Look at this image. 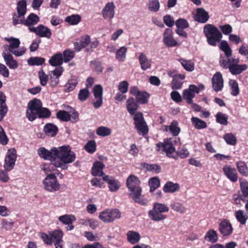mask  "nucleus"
<instances>
[{
  "label": "nucleus",
  "instance_id": "nucleus-27",
  "mask_svg": "<svg viewBox=\"0 0 248 248\" xmlns=\"http://www.w3.org/2000/svg\"><path fill=\"white\" fill-rule=\"evenodd\" d=\"M79 224L84 226H89L93 230H95L99 226V222L94 218L84 217L79 220Z\"/></svg>",
  "mask_w": 248,
  "mask_h": 248
},
{
  "label": "nucleus",
  "instance_id": "nucleus-15",
  "mask_svg": "<svg viewBox=\"0 0 248 248\" xmlns=\"http://www.w3.org/2000/svg\"><path fill=\"white\" fill-rule=\"evenodd\" d=\"M115 6L113 2H108L102 11V16L109 21L114 17Z\"/></svg>",
  "mask_w": 248,
  "mask_h": 248
},
{
  "label": "nucleus",
  "instance_id": "nucleus-47",
  "mask_svg": "<svg viewBox=\"0 0 248 248\" xmlns=\"http://www.w3.org/2000/svg\"><path fill=\"white\" fill-rule=\"evenodd\" d=\"M81 20V16L79 15H72L67 16L65 21L70 25H77Z\"/></svg>",
  "mask_w": 248,
  "mask_h": 248
},
{
  "label": "nucleus",
  "instance_id": "nucleus-58",
  "mask_svg": "<svg viewBox=\"0 0 248 248\" xmlns=\"http://www.w3.org/2000/svg\"><path fill=\"white\" fill-rule=\"evenodd\" d=\"M90 92L87 88L81 89L78 94V99L81 101L86 100L89 96Z\"/></svg>",
  "mask_w": 248,
  "mask_h": 248
},
{
  "label": "nucleus",
  "instance_id": "nucleus-25",
  "mask_svg": "<svg viewBox=\"0 0 248 248\" xmlns=\"http://www.w3.org/2000/svg\"><path fill=\"white\" fill-rule=\"evenodd\" d=\"M148 216L152 220L157 222L163 221L167 218L166 215L159 212L154 206L153 208L148 212Z\"/></svg>",
  "mask_w": 248,
  "mask_h": 248
},
{
  "label": "nucleus",
  "instance_id": "nucleus-42",
  "mask_svg": "<svg viewBox=\"0 0 248 248\" xmlns=\"http://www.w3.org/2000/svg\"><path fill=\"white\" fill-rule=\"evenodd\" d=\"M96 133L97 135L104 137L110 135L111 130L109 127L101 126L97 128Z\"/></svg>",
  "mask_w": 248,
  "mask_h": 248
},
{
  "label": "nucleus",
  "instance_id": "nucleus-61",
  "mask_svg": "<svg viewBox=\"0 0 248 248\" xmlns=\"http://www.w3.org/2000/svg\"><path fill=\"white\" fill-rule=\"evenodd\" d=\"M63 60L64 62H67L70 61L74 57V51L70 50H66L63 53Z\"/></svg>",
  "mask_w": 248,
  "mask_h": 248
},
{
  "label": "nucleus",
  "instance_id": "nucleus-12",
  "mask_svg": "<svg viewBox=\"0 0 248 248\" xmlns=\"http://www.w3.org/2000/svg\"><path fill=\"white\" fill-rule=\"evenodd\" d=\"M43 184L44 189L49 192L57 191L60 188V185L55 174L47 175L44 179Z\"/></svg>",
  "mask_w": 248,
  "mask_h": 248
},
{
  "label": "nucleus",
  "instance_id": "nucleus-55",
  "mask_svg": "<svg viewBox=\"0 0 248 248\" xmlns=\"http://www.w3.org/2000/svg\"><path fill=\"white\" fill-rule=\"evenodd\" d=\"M75 219L74 216L68 215L61 216L59 217V221L65 224H71Z\"/></svg>",
  "mask_w": 248,
  "mask_h": 248
},
{
  "label": "nucleus",
  "instance_id": "nucleus-26",
  "mask_svg": "<svg viewBox=\"0 0 248 248\" xmlns=\"http://www.w3.org/2000/svg\"><path fill=\"white\" fill-rule=\"evenodd\" d=\"M6 100V96L2 92L0 91V121L3 119L8 112Z\"/></svg>",
  "mask_w": 248,
  "mask_h": 248
},
{
  "label": "nucleus",
  "instance_id": "nucleus-51",
  "mask_svg": "<svg viewBox=\"0 0 248 248\" xmlns=\"http://www.w3.org/2000/svg\"><path fill=\"white\" fill-rule=\"evenodd\" d=\"M178 123L175 121H173L169 126V130L171 134L174 136H177L180 132V128L178 126Z\"/></svg>",
  "mask_w": 248,
  "mask_h": 248
},
{
  "label": "nucleus",
  "instance_id": "nucleus-16",
  "mask_svg": "<svg viewBox=\"0 0 248 248\" xmlns=\"http://www.w3.org/2000/svg\"><path fill=\"white\" fill-rule=\"evenodd\" d=\"M173 32L171 29H166L163 34V42L168 47H173L177 45L178 43L173 36Z\"/></svg>",
  "mask_w": 248,
  "mask_h": 248
},
{
  "label": "nucleus",
  "instance_id": "nucleus-11",
  "mask_svg": "<svg viewBox=\"0 0 248 248\" xmlns=\"http://www.w3.org/2000/svg\"><path fill=\"white\" fill-rule=\"evenodd\" d=\"M42 107L41 101L37 99L30 101L28 104V109L26 112V116L28 119L32 121L37 116V112Z\"/></svg>",
  "mask_w": 248,
  "mask_h": 248
},
{
  "label": "nucleus",
  "instance_id": "nucleus-6",
  "mask_svg": "<svg viewBox=\"0 0 248 248\" xmlns=\"http://www.w3.org/2000/svg\"><path fill=\"white\" fill-rule=\"evenodd\" d=\"M203 32L207 38L208 43L212 46H215L222 38V34L215 26L211 24L205 25Z\"/></svg>",
  "mask_w": 248,
  "mask_h": 248
},
{
  "label": "nucleus",
  "instance_id": "nucleus-30",
  "mask_svg": "<svg viewBox=\"0 0 248 248\" xmlns=\"http://www.w3.org/2000/svg\"><path fill=\"white\" fill-rule=\"evenodd\" d=\"M209 18L208 13L204 9L201 8L197 9V14L195 17L196 21L204 23L208 20Z\"/></svg>",
  "mask_w": 248,
  "mask_h": 248
},
{
  "label": "nucleus",
  "instance_id": "nucleus-5",
  "mask_svg": "<svg viewBox=\"0 0 248 248\" xmlns=\"http://www.w3.org/2000/svg\"><path fill=\"white\" fill-rule=\"evenodd\" d=\"M239 62L238 58H222L220 60L221 66L225 69H229L230 72L234 75H239L247 69L246 64H239Z\"/></svg>",
  "mask_w": 248,
  "mask_h": 248
},
{
  "label": "nucleus",
  "instance_id": "nucleus-14",
  "mask_svg": "<svg viewBox=\"0 0 248 248\" xmlns=\"http://www.w3.org/2000/svg\"><path fill=\"white\" fill-rule=\"evenodd\" d=\"M16 158V155L15 150H13L12 151L9 150L5 157L4 164V168L7 171H9L13 169Z\"/></svg>",
  "mask_w": 248,
  "mask_h": 248
},
{
  "label": "nucleus",
  "instance_id": "nucleus-23",
  "mask_svg": "<svg viewBox=\"0 0 248 248\" xmlns=\"http://www.w3.org/2000/svg\"><path fill=\"white\" fill-rule=\"evenodd\" d=\"M139 63L142 70L145 71L151 67L152 60L149 59L144 53H140L138 58Z\"/></svg>",
  "mask_w": 248,
  "mask_h": 248
},
{
  "label": "nucleus",
  "instance_id": "nucleus-35",
  "mask_svg": "<svg viewBox=\"0 0 248 248\" xmlns=\"http://www.w3.org/2000/svg\"><path fill=\"white\" fill-rule=\"evenodd\" d=\"M170 206L171 209L175 212L180 213V214H184L186 211V207L181 202H172Z\"/></svg>",
  "mask_w": 248,
  "mask_h": 248
},
{
  "label": "nucleus",
  "instance_id": "nucleus-37",
  "mask_svg": "<svg viewBox=\"0 0 248 248\" xmlns=\"http://www.w3.org/2000/svg\"><path fill=\"white\" fill-rule=\"evenodd\" d=\"M127 48L124 46H121L116 51L115 58L119 62H124L126 57Z\"/></svg>",
  "mask_w": 248,
  "mask_h": 248
},
{
  "label": "nucleus",
  "instance_id": "nucleus-62",
  "mask_svg": "<svg viewBox=\"0 0 248 248\" xmlns=\"http://www.w3.org/2000/svg\"><path fill=\"white\" fill-rule=\"evenodd\" d=\"M50 111L46 108L41 107L37 112V116L39 118H46L49 117Z\"/></svg>",
  "mask_w": 248,
  "mask_h": 248
},
{
  "label": "nucleus",
  "instance_id": "nucleus-63",
  "mask_svg": "<svg viewBox=\"0 0 248 248\" xmlns=\"http://www.w3.org/2000/svg\"><path fill=\"white\" fill-rule=\"evenodd\" d=\"M38 76L41 84L42 86L46 85L48 79V76L46 75L43 70H41L39 72Z\"/></svg>",
  "mask_w": 248,
  "mask_h": 248
},
{
  "label": "nucleus",
  "instance_id": "nucleus-29",
  "mask_svg": "<svg viewBox=\"0 0 248 248\" xmlns=\"http://www.w3.org/2000/svg\"><path fill=\"white\" fill-rule=\"evenodd\" d=\"M105 167L104 164L100 161H97L94 163L92 168V174L94 176H102L106 175L103 171V168Z\"/></svg>",
  "mask_w": 248,
  "mask_h": 248
},
{
  "label": "nucleus",
  "instance_id": "nucleus-19",
  "mask_svg": "<svg viewBox=\"0 0 248 248\" xmlns=\"http://www.w3.org/2000/svg\"><path fill=\"white\" fill-rule=\"evenodd\" d=\"M212 87L217 92L222 90L223 87V79L221 74L217 72L212 78Z\"/></svg>",
  "mask_w": 248,
  "mask_h": 248
},
{
  "label": "nucleus",
  "instance_id": "nucleus-45",
  "mask_svg": "<svg viewBox=\"0 0 248 248\" xmlns=\"http://www.w3.org/2000/svg\"><path fill=\"white\" fill-rule=\"evenodd\" d=\"M216 118L217 123L224 125H227L228 117L226 114L218 112L217 113Z\"/></svg>",
  "mask_w": 248,
  "mask_h": 248
},
{
  "label": "nucleus",
  "instance_id": "nucleus-56",
  "mask_svg": "<svg viewBox=\"0 0 248 248\" xmlns=\"http://www.w3.org/2000/svg\"><path fill=\"white\" fill-rule=\"evenodd\" d=\"M156 210L161 213L168 212L169 211V207L164 203L155 202L153 206Z\"/></svg>",
  "mask_w": 248,
  "mask_h": 248
},
{
  "label": "nucleus",
  "instance_id": "nucleus-9",
  "mask_svg": "<svg viewBox=\"0 0 248 248\" xmlns=\"http://www.w3.org/2000/svg\"><path fill=\"white\" fill-rule=\"evenodd\" d=\"M5 40L9 43V45H4L3 47L6 48L8 47V51L16 57L22 56L26 51V48L25 47H22L18 50L20 44L19 39L11 37L10 38H5Z\"/></svg>",
  "mask_w": 248,
  "mask_h": 248
},
{
  "label": "nucleus",
  "instance_id": "nucleus-4",
  "mask_svg": "<svg viewBox=\"0 0 248 248\" xmlns=\"http://www.w3.org/2000/svg\"><path fill=\"white\" fill-rule=\"evenodd\" d=\"M140 181L138 178L133 175H130L127 179L126 185L130 191V197L137 203L145 205L148 202L147 199L141 196V188L140 186Z\"/></svg>",
  "mask_w": 248,
  "mask_h": 248
},
{
  "label": "nucleus",
  "instance_id": "nucleus-60",
  "mask_svg": "<svg viewBox=\"0 0 248 248\" xmlns=\"http://www.w3.org/2000/svg\"><path fill=\"white\" fill-rule=\"evenodd\" d=\"M85 150L89 153H93L96 150V143L94 140L88 141L85 146Z\"/></svg>",
  "mask_w": 248,
  "mask_h": 248
},
{
  "label": "nucleus",
  "instance_id": "nucleus-57",
  "mask_svg": "<svg viewBox=\"0 0 248 248\" xmlns=\"http://www.w3.org/2000/svg\"><path fill=\"white\" fill-rule=\"evenodd\" d=\"M67 109L71 115L70 120L72 123H75L78 120V113L73 108L70 106L67 107Z\"/></svg>",
  "mask_w": 248,
  "mask_h": 248
},
{
  "label": "nucleus",
  "instance_id": "nucleus-44",
  "mask_svg": "<svg viewBox=\"0 0 248 248\" xmlns=\"http://www.w3.org/2000/svg\"><path fill=\"white\" fill-rule=\"evenodd\" d=\"M235 216L237 220L242 225H245L248 218V216L245 214L244 211L239 210L235 213Z\"/></svg>",
  "mask_w": 248,
  "mask_h": 248
},
{
  "label": "nucleus",
  "instance_id": "nucleus-10",
  "mask_svg": "<svg viewBox=\"0 0 248 248\" xmlns=\"http://www.w3.org/2000/svg\"><path fill=\"white\" fill-rule=\"evenodd\" d=\"M99 44V41L96 38H94L91 40L90 36L86 35L81 38L80 42L75 43L74 46L77 51H79L83 48L89 46L87 48V50L90 51L97 47Z\"/></svg>",
  "mask_w": 248,
  "mask_h": 248
},
{
  "label": "nucleus",
  "instance_id": "nucleus-46",
  "mask_svg": "<svg viewBox=\"0 0 248 248\" xmlns=\"http://www.w3.org/2000/svg\"><path fill=\"white\" fill-rule=\"evenodd\" d=\"M45 59L43 58L33 57L28 59V63L30 65H41L45 62Z\"/></svg>",
  "mask_w": 248,
  "mask_h": 248
},
{
  "label": "nucleus",
  "instance_id": "nucleus-49",
  "mask_svg": "<svg viewBox=\"0 0 248 248\" xmlns=\"http://www.w3.org/2000/svg\"><path fill=\"white\" fill-rule=\"evenodd\" d=\"M229 85L231 89V94L233 96H237L239 93V88L237 81L234 79L229 81Z\"/></svg>",
  "mask_w": 248,
  "mask_h": 248
},
{
  "label": "nucleus",
  "instance_id": "nucleus-40",
  "mask_svg": "<svg viewBox=\"0 0 248 248\" xmlns=\"http://www.w3.org/2000/svg\"><path fill=\"white\" fill-rule=\"evenodd\" d=\"M147 7L148 10L153 13H156L159 10L160 3L159 0H149Z\"/></svg>",
  "mask_w": 248,
  "mask_h": 248
},
{
  "label": "nucleus",
  "instance_id": "nucleus-32",
  "mask_svg": "<svg viewBox=\"0 0 248 248\" xmlns=\"http://www.w3.org/2000/svg\"><path fill=\"white\" fill-rule=\"evenodd\" d=\"M64 62L62 55L60 53H57L53 55L49 60V64L53 66L59 67Z\"/></svg>",
  "mask_w": 248,
  "mask_h": 248
},
{
  "label": "nucleus",
  "instance_id": "nucleus-41",
  "mask_svg": "<svg viewBox=\"0 0 248 248\" xmlns=\"http://www.w3.org/2000/svg\"><path fill=\"white\" fill-rule=\"evenodd\" d=\"M185 70L189 72H192L194 69V63L191 60H186L184 59L178 60Z\"/></svg>",
  "mask_w": 248,
  "mask_h": 248
},
{
  "label": "nucleus",
  "instance_id": "nucleus-53",
  "mask_svg": "<svg viewBox=\"0 0 248 248\" xmlns=\"http://www.w3.org/2000/svg\"><path fill=\"white\" fill-rule=\"evenodd\" d=\"M143 167L147 171L158 173L161 171V168L156 164H144Z\"/></svg>",
  "mask_w": 248,
  "mask_h": 248
},
{
  "label": "nucleus",
  "instance_id": "nucleus-24",
  "mask_svg": "<svg viewBox=\"0 0 248 248\" xmlns=\"http://www.w3.org/2000/svg\"><path fill=\"white\" fill-rule=\"evenodd\" d=\"M2 55L6 64L10 69H16L18 67L17 62L11 54L3 52Z\"/></svg>",
  "mask_w": 248,
  "mask_h": 248
},
{
  "label": "nucleus",
  "instance_id": "nucleus-13",
  "mask_svg": "<svg viewBox=\"0 0 248 248\" xmlns=\"http://www.w3.org/2000/svg\"><path fill=\"white\" fill-rule=\"evenodd\" d=\"M156 150L166 153L169 157H172V154L175 151V148L171 142L170 139L164 140L163 142H159L156 144Z\"/></svg>",
  "mask_w": 248,
  "mask_h": 248
},
{
  "label": "nucleus",
  "instance_id": "nucleus-3",
  "mask_svg": "<svg viewBox=\"0 0 248 248\" xmlns=\"http://www.w3.org/2000/svg\"><path fill=\"white\" fill-rule=\"evenodd\" d=\"M126 106L128 112L132 115H134L133 119L137 131L143 135H146L148 131V126L144 120L143 114L140 112H136L139 106L134 98H129L126 101Z\"/></svg>",
  "mask_w": 248,
  "mask_h": 248
},
{
  "label": "nucleus",
  "instance_id": "nucleus-7",
  "mask_svg": "<svg viewBox=\"0 0 248 248\" xmlns=\"http://www.w3.org/2000/svg\"><path fill=\"white\" fill-rule=\"evenodd\" d=\"M63 232L61 230H55L48 232V234L43 233L41 237L44 242L47 245H51L62 244Z\"/></svg>",
  "mask_w": 248,
  "mask_h": 248
},
{
  "label": "nucleus",
  "instance_id": "nucleus-8",
  "mask_svg": "<svg viewBox=\"0 0 248 248\" xmlns=\"http://www.w3.org/2000/svg\"><path fill=\"white\" fill-rule=\"evenodd\" d=\"M121 217V213L117 209H106L101 211L98 215V218L105 223L113 222Z\"/></svg>",
  "mask_w": 248,
  "mask_h": 248
},
{
  "label": "nucleus",
  "instance_id": "nucleus-28",
  "mask_svg": "<svg viewBox=\"0 0 248 248\" xmlns=\"http://www.w3.org/2000/svg\"><path fill=\"white\" fill-rule=\"evenodd\" d=\"M240 187L241 191L240 199L242 201L248 200V181L243 179H240Z\"/></svg>",
  "mask_w": 248,
  "mask_h": 248
},
{
  "label": "nucleus",
  "instance_id": "nucleus-48",
  "mask_svg": "<svg viewBox=\"0 0 248 248\" xmlns=\"http://www.w3.org/2000/svg\"><path fill=\"white\" fill-rule=\"evenodd\" d=\"M56 117L62 121L68 122L70 120L71 115L69 113V111L60 110L57 113Z\"/></svg>",
  "mask_w": 248,
  "mask_h": 248
},
{
  "label": "nucleus",
  "instance_id": "nucleus-43",
  "mask_svg": "<svg viewBox=\"0 0 248 248\" xmlns=\"http://www.w3.org/2000/svg\"><path fill=\"white\" fill-rule=\"evenodd\" d=\"M160 185V181L157 177L150 178L149 180V185L151 192L154 191Z\"/></svg>",
  "mask_w": 248,
  "mask_h": 248
},
{
  "label": "nucleus",
  "instance_id": "nucleus-33",
  "mask_svg": "<svg viewBox=\"0 0 248 248\" xmlns=\"http://www.w3.org/2000/svg\"><path fill=\"white\" fill-rule=\"evenodd\" d=\"M179 189V185L177 183L168 182L163 187V191L165 193H174Z\"/></svg>",
  "mask_w": 248,
  "mask_h": 248
},
{
  "label": "nucleus",
  "instance_id": "nucleus-21",
  "mask_svg": "<svg viewBox=\"0 0 248 248\" xmlns=\"http://www.w3.org/2000/svg\"><path fill=\"white\" fill-rule=\"evenodd\" d=\"M232 230L231 223L227 219L223 220L219 225V231L224 236L231 235Z\"/></svg>",
  "mask_w": 248,
  "mask_h": 248
},
{
  "label": "nucleus",
  "instance_id": "nucleus-36",
  "mask_svg": "<svg viewBox=\"0 0 248 248\" xmlns=\"http://www.w3.org/2000/svg\"><path fill=\"white\" fill-rule=\"evenodd\" d=\"M44 131L47 136L54 137L57 133L58 129L56 125L51 124H47L45 126Z\"/></svg>",
  "mask_w": 248,
  "mask_h": 248
},
{
  "label": "nucleus",
  "instance_id": "nucleus-2",
  "mask_svg": "<svg viewBox=\"0 0 248 248\" xmlns=\"http://www.w3.org/2000/svg\"><path fill=\"white\" fill-rule=\"evenodd\" d=\"M16 12L17 13H15L13 16L14 25L21 24L30 28L31 27V26L37 24L39 21V16L33 13L30 14L25 19L24 16L27 12V3L25 0H21L17 2Z\"/></svg>",
  "mask_w": 248,
  "mask_h": 248
},
{
  "label": "nucleus",
  "instance_id": "nucleus-64",
  "mask_svg": "<svg viewBox=\"0 0 248 248\" xmlns=\"http://www.w3.org/2000/svg\"><path fill=\"white\" fill-rule=\"evenodd\" d=\"M175 25L177 29H186L188 27L189 24L187 21L184 19L180 18L178 19L176 22Z\"/></svg>",
  "mask_w": 248,
  "mask_h": 248
},
{
  "label": "nucleus",
  "instance_id": "nucleus-39",
  "mask_svg": "<svg viewBox=\"0 0 248 248\" xmlns=\"http://www.w3.org/2000/svg\"><path fill=\"white\" fill-rule=\"evenodd\" d=\"M236 166L239 172L244 176H248V168L247 164L242 161L236 162Z\"/></svg>",
  "mask_w": 248,
  "mask_h": 248
},
{
  "label": "nucleus",
  "instance_id": "nucleus-18",
  "mask_svg": "<svg viewBox=\"0 0 248 248\" xmlns=\"http://www.w3.org/2000/svg\"><path fill=\"white\" fill-rule=\"evenodd\" d=\"M222 170L224 175L231 182L235 183L238 180V175L235 169L232 168L230 165H225Z\"/></svg>",
  "mask_w": 248,
  "mask_h": 248
},
{
  "label": "nucleus",
  "instance_id": "nucleus-38",
  "mask_svg": "<svg viewBox=\"0 0 248 248\" xmlns=\"http://www.w3.org/2000/svg\"><path fill=\"white\" fill-rule=\"evenodd\" d=\"M192 124L197 129H204L206 128L207 124L206 123L198 118L192 117L191 119Z\"/></svg>",
  "mask_w": 248,
  "mask_h": 248
},
{
  "label": "nucleus",
  "instance_id": "nucleus-50",
  "mask_svg": "<svg viewBox=\"0 0 248 248\" xmlns=\"http://www.w3.org/2000/svg\"><path fill=\"white\" fill-rule=\"evenodd\" d=\"M223 139L229 145H235L236 143V138L232 133L225 134L223 136Z\"/></svg>",
  "mask_w": 248,
  "mask_h": 248
},
{
  "label": "nucleus",
  "instance_id": "nucleus-20",
  "mask_svg": "<svg viewBox=\"0 0 248 248\" xmlns=\"http://www.w3.org/2000/svg\"><path fill=\"white\" fill-rule=\"evenodd\" d=\"M29 29L31 32H35L41 37H45L49 38L51 35L50 30L48 28L42 25H40L37 28L30 27Z\"/></svg>",
  "mask_w": 248,
  "mask_h": 248
},
{
  "label": "nucleus",
  "instance_id": "nucleus-1",
  "mask_svg": "<svg viewBox=\"0 0 248 248\" xmlns=\"http://www.w3.org/2000/svg\"><path fill=\"white\" fill-rule=\"evenodd\" d=\"M37 153L41 158L50 161L54 160L55 166L64 170L68 168L67 164L72 163L76 159L75 154L71 151L69 146L53 147L51 151L41 147L38 150Z\"/></svg>",
  "mask_w": 248,
  "mask_h": 248
},
{
  "label": "nucleus",
  "instance_id": "nucleus-52",
  "mask_svg": "<svg viewBox=\"0 0 248 248\" xmlns=\"http://www.w3.org/2000/svg\"><path fill=\"white\" fill-rule=\"evenodd\" d=\"M137 101L140 104H145L148 102L149 94L146 92H140L136 96Z\"/></svg>",
  "mask_w": 248,
  "mask_h": 248
},
{
  "label": "nucleus",
  "instance_id": "nucleus-34",
  "mask_svg": "<svg viewBox=\"0 0 248 248\" xmlns=\"http://www.w3.org/2000/svg\"><path fill=\"white\" fill-rule=\"evenodd\" d=\"M204 238L208 242L214 243L217 241L218 235L216 231L210 229L206 233Z\"/></svg>",
  "mask_w": 248,
  "mask_h": 248
},
{
  "label": "nucleus",
  "instance_id": "nucleus-54",
  "mask_svg": "<svg viewBox=\"0 0 248 248\" xmlns=\"http://www.w3.org/2000/svg\"><path fill=\"white\" fill-rule=\"evenodd\" d=\"M51 161L52 163L50 164H45L42 169L47 175L50 174L49 173L51 172L56 173V171H57V170L55 168V167H56L54 165V160H52Z\"/></svg>",
  "mask_w": 248,
  "mask_h": 248
},
{
  "label": "nucleus",
  "instance_id": "nucleus-22",
  "mask_svg": "<svg viewBox=\"0 0 248 248\" xmlns=\"http://www.w3.org/2000/svg\"><path fill=\"white\" fill-rule=\"evenodd\" d=\"M103 180L108 184L109 190L111 192L116 191L120 187V183L111 176L104 175Z\"/></svg>",
  "mask_w": 248,
  "mask_h": 248
},
{
  "label": "nucleus",
  "instance_id": "nucleus-59",
  "mask_svg": "<svg viewBox=\"0 0 248 248\" xmlns=\"http://www.w3.org/2000/svg\"><path fill=\"white\" fill-rule=\"evenodd\" d=\"M14 224V221H9L6 219H3L1 222V228L6 231L11 230L13 227Z\"/></svg>",
  "mask_w": 248,
  "mask_h": 248
},
{
  "label": "nucleus",
  "instance_id": "nucleus-17",
  "mask_svg": "<svg viewBox=\"0 0 248 248\" xmlns=\"http://www.w3.org/2000/svg\"><path fill=\"white\" fill-rule=\"evenodd\" d=\"M199 93L198 88L195 85H190L188 89L185 90L183 93L184 99L188 104H192L193 98L196 93Z\"/></svg>",
  "mask_w": 248,
  "mask_h": 248
},
{
  "label": "nucleus",
  "instance_id": "nucleus-31",
  "mask_svg": "<svg viewBox=\"0 0 248 248\" xmlns=\"http://www.w3.org/2000/svg\"><path fill=\"white\" fill-rule=\"evenodd\" d=\"M127 241L134 245L138 243L140 239V235L139 232L134 231H128L126 233Z\"/></svg>",
  "mask_w": 248,
  "mask_h": 248
}]
</instances>
